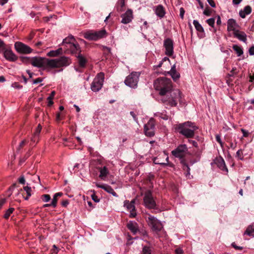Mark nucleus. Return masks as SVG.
<instances>
[{
    "instance_id": "1",
    "label": "nucleus",
    "mask_w": 254,
    "mask_h": 254,
    "mask_svg": "<svg viewBox=\"0 0 254 254\" xmlns=\"http://www.w3.org/2000/svg\"><path fill=\"white\" fill-rule=\"evenodd\" d=\"M154 87L160 95L164 96L162 99L163 103L171 107L177 105V101L181 98V92L178 89H173L171 79L165 77L158 78L155 80Z\"/></svg>"
},
{
    "instance_id": "2",
    "label": "nucleus",
    "mask_w": 254,
    "mask_h": 254,
    "mask_svg": "<svg viewBox=\"0 0 254 254\" xmlns=\"http://www.w3.org/2000/svg\"><path fill=\"white\" fill-rule=\"evenodd\" d=\"M70 64V59L65 56H62L59 58L53 59L41 57H32L31 60V64L33 66L47 71H50L54 68L67 66Z\"/></svg>"
},
{
    "instance_id": "3",
    "label": "nucleus",
    "mask_w": 254,
    "mask_h": 254,
    "mask_svg": "<svg viewBox=\"0 0 254 254\" xmlns=\"http://www.w3.org/2000/svg\"><path fill=\"white\" fill-rule=\"evenodd\" d=\"M174 129L176 131L189 139L194 137L195 132L198 129V127L195 123L187 121L175 125Z\"/></svg>"
},
{
    "instance_id": "4",
    "label": "nucleus",
    "mask_w": 254,
    "mask_h": 254,
    "mask_svg": "<svg viewBox=\"0 0 254 254\" xmlns=\"http://www.w3.org/2000/svg\"><path fill=\"white\" fill-rule=\"evenodd\" d=\"M140 73L139 72L132 71L127 75L124 81L126 85L131 88L135 89L137 87Z\"/></svg>"
},
{
    "instance_id": "5",
    "label": "nucleus",
    "mask_w": 254,
    "mask_h": 254,
    "mask_svg": "<svg viewBox=\"0 0 254 254\" xmlns=\"http://www.w3.org/2000/svg\"><path fill=\"white\" fill-rule=\"evenodd\" d=\"M143 202L145 206L148 209H156L157 208L156 202L152 195V192L150 190H147L144 192Z\"/></svg>"
},
{
    "instance_id": "6",
    "label": "nucleus",
    "mask_w": 254,
    "mask_h": 254,
    "mask_svg": "<svg viewBox=\"0 0 254 254\" xmlns=\"http://www.w3.org/2000/svg\"><path fill=\"white\" fill-rule=\"evenodd\" d=\"M148 217L146 218L148 225L150 227L153 231L158 232L161 231L163 228V225L161 221L158 220L156 217L148 215Z\"/></svg>"
},
{
    "instance_id": "7",
    "label": "nucleus",
    "mask_w": 254,
    "mask_h": 254,
    "mask_svg": "<svg viewBox=\"0 0 254 254\" xmlns=\"http://www.w3.org/2000/svg\"><path fill=\"white\" fill-rule=\"evenodd\" d=\"M106 35V31L105 30L98 31H88L84 33V37L87 40L96 41L105 37Z\"/></svg>"
},
{
    "instance_id": "8",
    "label": "nucleus",
    "mask_w": 254,
    "mask_h": 254,
    "mask_svg": "<svg viewBox=\"0 0 254 254\" xmlns=\"http://www.w3.org/2000/svg\"><path fill=\"white\" fill-rule=\"evenodd\" d=\"M104 80V73L100 72L94 78L91 85V89L94 92L99 91L102 87Z\"/></svg>"
},
{
    "instance_id": "9",
    "label": "nucleus",
    "mask_w": 254,
    "mask_h": 254,
    "mask_svg": "<svg viewBox=\"0 0 254 254\" xmlns=\"http://www.w3.org/2000/svg\"><path fill=\"white\" fill-rule=\"evenodd\" d=\"M188 152V148L186 144L179 145L175 149L172 151V154L176 158L181 160H185L184 157Z\"/></svg>"
},
{
    "instance_id": "10",
    "label": "nucleus",
    "mask_w": 254,
    "mask_h": 254,
    "mask_svg": "<svg viewBox=\"0 0 254 254\" xmlns=\"http://www.w3.org/2000/svg\"><path fill=\"white\" fill-rule=\"evenodd\" d=\"M144 132L146 136L152 137L155 135V122L153 119H150L144 126Z\"/></svg>"
},
{
    "instance_id": "11",
    "label": "nucleus",
    "mask_w": 254,
    "mask_h": 254,
    "mask_svg": "<svg viewBox=\"0 0 254 254\" xmlns=\"http://www.w3.org/2000/svg\"><path fill=\"white\" fill-rule=\"evenodd\" d=\"M15 50L19 53L29 54L32 51V49L28 46L20 42H16L14 44Z\"/></svg>"
},
{
    "instance_id": "12",
    "label": "nucleus",
    "mask_w": 254,
    "mask_h": 254,
    "mask_svg": "<svg viewBox=\"0 0 254 254\" xmlns=\"http://www.w3.org/2000/svg\"><path fill=\"white\" fill-rule=\"evenodd\" d=\"M164 47L165 48V54L171 56L174 53V43L172 39L167 38L164 41Z\"/></svg>"
},
{
    "instance_id": "13",
    "label": "nucleus",
    "mask_w": 254,
    "mask_h": 254,
    "mask_svg": "<svg viewBox=\"0 0 254 254\" xmlns=\"http://www.w3.org/2000/svg\"><path fill=\"white\" fill-rule=\"evenodd\" d=\"M135 200H132L131 201L126 200L124 201V206L127 208L128 211L130 212L129 217L134 218L136 215L135 207L134 206Z\"/></svg>"
},
{
    "instance_id": "14",
    "label": "nucleus",
    "mask_w": 254,
    "mask_h": 254,
    "mask_svg": "<svg viewBox=\"0 0 254 254\" xmlns=\"http://www.w3.org/2000/svg\"><path fill=\"white\" fill-rule=\"evenodd\" d=\"M122 18L121 22L127 24L131 22L133 18V11L131 9H128L121 16Z\"/></svg>"
},
{
    "instance_id": "15",
    "label": "nucleus",
    "mask_w": 254,
    "mask_h": 254,
    "mask_svg": "<svg viewBox=\"0 0 254 254\" xmlns=\"http://www.w3.org/2000/svg\"><path fill=\"white\" fill-rule=\"evenodd\" d=\"M213 163L216 165L222 171H225L226 173L228 172V170L226 166L225 161L221 156L216 157L213 160Z\"/></svg>"
},
{
    "instance_id": "16",
    "label": "nucleus",
    "mask_w": 254,
    "mask_h": 254,
    "mask_svg": "<svg viewBox=\"0 0 254 254\" xmlns=\"http://www.w3.org/2000/svg\"><path fill=\"white\" fill-rule=\"evenodd\" d=\"M2 52H3L4 57L7 61L15 62L18 59L17 56L10 49H6L5 47V49Z\"/></svg>"
},
{
    "instance_id": "17",
    "label": "nucleus",
    "mask_w": 254,
    "mask_h": 254,
    "mask_svg": "<svg viewBox=\"0 0 254 254\" xmlns=\"http://www.w3.org/2000/svg\"><path fill=\"white\" fill-rule=\"evenodd\" d=\"M239 27V25L235 19L233 18L228 19L227 21V30L228 31H233L234 33L238 30L237 29Z\"/></svg>"
},
{
    "instance_id": "18",
    "label": "nucleus",
    "mask_w": 254,
    "mask_h": 254,
    "mask_svg": "<svg viewBox=\"0 0 254 254\" xmlns=\"http://www.w3.org/2000/svg\"><path fill=\"white\" fill-rule=\"evenodd\" d=\"M193 24L195 27V29L198 32V37L200 38H203L205 36L204 30L202 26L199 22L196 20H194Z\"/></svg>"
},
{
    "instance_id": "19",
    "label": "nucleus",
    "mask_w": 254,
    "mask_h": 254,
    "mask_svg": "<svg viewBox=\"0 0 254 254\" xmlns=\"http://www.w3.org/2000/svg\"><path fill=\"white\" fill-rule=\"evenodd\" d=\"M96 186L98 188H101L107 192L112 194L114 196L118 197L117 193L114 191L111 186L107 185H100L98 183L96 184Z\"/></svg>"
},
{
    "instance_id": "20",
    "label": "nucleus",
    "mask_w": 254,
    "mask_h": 254,
    "mask_svg": "<svg viewBox=\"0 0 254 254\" xmlns=\"http://www.w3.org/2000/svg\"><path fill=\"white\" fill-rule=\"evenodd\" d=\"M153 10L156 15L160 18L164 17L166 13L164 7L161 4L155 6Z\"/></svg>"
},
{
    "instance_id": "21",
    "label": "nucleus",
    "mask_w": 254,
    "mask_h": 254,
    "mask_svg": "<svg viewBox=\"0 0 254 254\" xmlns=\"http://www.w3.org/2000/svg\"><path fill=\"white\" fill-rule=\"evenodd\" d=\"M68 49L70 51L71 54H78L81 52L80 48L79 45L78 43H73L72 44H70L69 46L67 47Z\"/></svg>"
},
{
    "instance_id": "22",
    "label": "nucleus",
    "mask_w": 254,
    "mask_h": 254,
    "mask_svg": "<svg viewBox=\"0 0 254 254\" xmlns=\"http://www.w3.org/2000/svg\"><path fill=\"white\" fill-rule=\"evenodd\" d=\"M234 36L235 38H237L239 40L243 41L244 42H246L247 41V35L246 33L243 32L238 30L233 33Z\"/></svg>"
},
{
    "instance_id": "23",
    "label": "nucleus",
    "mask_w": 254,
    "mask_h": 254,
    "mask_svg": "<svg viewBox=\"0 0 254 254\" xmlns=\"http://www.w3.org/2000/svg\"><path fill=\"white\" fill-rule=\"evenodd\" d=\"M167 73L168 74H170L174 81H176L180 77V75L179 73L177 72V71L176 70L175 64H174L171 67V70L169 71H167Z\"/></svg>"
},
{
    "instance_id": "24",
    "label": "nucleus",
    "mask_w": 254,
    "mask_h": 254,
    "mask_svg": "<svg viewBox=\"0 0 254 254\" xmlns=\"http://www.w3.org/2000/svg\"><path fill=\"white\" fill-rule=\"evenodd\" d=\"M98 170L100 172L99 177L102 180H105L106 178L109 173L108 168L106 166H104L103 167L99 168Z\"/></svg>"
},
{
    "instance_id": "25",
    "label": "nucleus",
    "mask_w": 254,
    "mask_h": 254,
    "mask_svg": "<svg viewBox=\"0 0 254 254\" xmlns=\"http://www.w3.org/2000/svg\"><path fill=\"white\" fill-rule=\"evenodd\" d=\"M181 163L182 165L183 170L186 172L185 174L186 177L188 179H190V168L186 163L185 160H181Z\"/></svg>"
},
{
    "instance_id": "26",
    "label": "nucleus",
    "mask_w": 254,
    "mask_h": 254,
    "mask_svg": "<svg viewBox=\"0 0 254 254\" xmlns=\"http://www.w3.org/2000/svg\"><path fill=\"white\" fill-rule=\"evenodd\" d=\"M41 129L42 126L40 124H39L37 128H36V130L33 134V136L31 138L32 141H33V142H38V139Z\"/></svg>"
},
{
    "instance_id": "27",
    "label": "nucleus",
    "mask_w": 254,
    "mask_h": 254,
    "mask_svg": "<svg viewBox=\"0 0 254 254\" xmlns=\"http://www.w3.org/2000/svg\"><path fill=\"white\" fill-rule=\"evenodd\" d=\"M252 12V8L250 6L247 5L245 6L243 10L239 11V15L242 18H245L247 15L250 14Z\"/></svg>"
},
{
    "instance_id": "28",
    "label": "nucleus",
    "mask_w": 254,
    "mask_h": 254,
    "mask_svg": "<svg viewBox=\"0 0 254 254\" xmlns=\"http://www.w3.org/2000/svg\"><path fill=\"white\" fill-rule=\"evenodd\" d=\"M128 229L133 234H135L138 231L137 225L136 223L133 221H129L127 225Z\"/></svg>"
},
{
    "instance_id": "29",
    "label": "nucleus",
    "mask_w": 254,
    "mask_h": 254,
    "mask_svg": "<svg viewBox=\"0 0 254 254\" xmlns=\"http://www.w3.org/2000/svg\"><path fill=\"white\" fill-rule=\"evenodd\" d=\"M153 248L149 244V245H145L142 246L141 254H151L153 251Z\"/></svg>"
},
{
    "instance_id": "30",
    "label": "nucleus",
    "mask_w": 254,
    "mask_h": 254,
    "mask_svg": "<svg viewBox=\"0 0 254 254\" xmlns=\"http://www.w3.org/2000/svg\"><path fill=\"white\" fill-rule=\"evenodd\" d=\"M74 41V38L73 36H70L64 39L63 41V45H65L66 47L69 46L70 44H72Z\"/></svg>"
},
{
    "instance_id": "31",
    "label": "nucleus",
    "mask_w": 254,
    "mask_h": 254,
    "mask_svg": "<svg viewBox=\"0 0 254 254\" xmlns=\"http://www.w3.org/2000/svg\"><path fill=\"white\" fill-rule=\"evenodd\" d=\"M154 117H158L159 119H163L164 120H167L169 119L168 116L166 114V111H164L162 112H156L154 113Z\"/></svg>"
},
{
    "instance_id": "32",
    "label": "nucleus",
    "mask_w": 254,
    "mask_h": 254,
    "mask_svg": "<svg viewBox=\"0 0 254 254\" xmlns=\"http://www.w3.org/2000/svg\"><path fill=\"white\" fill-rule=\"evenodd\" d=\"M77 58L80 66L84 67L87 62L86 59L80 54V53L78 54Z\"/></svg>"
},
{
    "instance_id": "33",
    "label": "nucleus",
    "mask_w": 254,
    "mask_h": 254,
    "mask_svg": "<svg viewBox=\"0 0 254 254\" xmlns=\"http://www.w3.org/2000/svg\"><path fill=\"white\" fill-rule=\"evenodd\" d=\"M244 234L254 237V223L248 226Z\"/></svg>"
},
{
    "instance_id": "34",
    "label": "nucleus",
    "mask_w": 254,
    "mask_h": 254,
    "mask_svg": "<svg viewBox=\"0 0 254 254\" xmlns=\"http://www.w3.org/2000/svg\"><path fill=\"white\" fill-rule=\"evenodd\" d=\"M62 51V48H59L56 51H51L48 53L47 56L52 57H57L61 54Z\"/></svg>"
},
{
    "instance_id": "35",
    "label": "nucleus",
    "mask_w": 254,
    "mask_h": 254,
    "mask_svg": "<svg viewBox=\"0 0 254 254\" xmlns=\"http://www.w3.org/2000/svg\"><path fill=\"white\" fill-rule=\"evenodd\" d=\"M233 49L236 52L238 57L241 56L243 54L242 48L237 45H234Z\"/></svg>"
},
{
    "instance_id": "36",
    "label": "nucleus",
    "mask_w": 254,
    "mask_h": 254,
    "mask_svg": "<svg viewBox=\"0 0 254 254\" xmlns=\"http://www.w3.org/2000/svg\"><path fill=\"white\" fill-rule=\"evenodd\" d=\"M153 162L156 164H159V165L165 166V165H166L169 162V157L168 156L166 157V162H161L159 160V157L154 158V159H153Z\"/></svg>"
},
{
    "instance_id": "37",
    "label": "nucleus",
    "mask_w": 254,
    "mask_h": 254,
    "mask_svg": "<svg viewBox=\"0 0 254 254\" xmlns=\"http://www.w3.org/2000/svg\"><path fill=\"white\" fill-rule=\"evenodd\" d=\"M14 210V208H13V207L9 208L8 209H7L5 211V213L3 216V217L5 219H7L9 218V217L10 216V214L13 213Z\"/></svg>"
},
{
    "instance_id": "38",
    "label": "nucleus",
    "mask_w": 254,
    "mask_h": 254,
    "mask_svg": "<svg viewBox=\"0 0 254 254\" xmlns=\"http://www.w3.org/2000/svg\"><path fill=\"white\" fill-rule=\"evenodd\" d=\"M56 94V92L55 91H53L50 96H49L47 98V100H48V105L51 106L53 104V102L52 101L54 97L55 96Z\"/></svg>"
},
{
    "instance_id": "39",
    "label": "nucleus",
    "mask_w": 254,
    "mask_h": 254,
    "mask_svg": "<svg viewBox=\"0 0 254 254\" xmlns=\"http://www.w3.org/2000/svg\"><path fill=\"white\" fill-rule=\"evenodd\" d=\"M20 59L23 63L25 64H31V60L32 59V57H21Z\"/></svg>"
},
{
    "instance_id": "40",
    "label": "nucleus",
    "mask_w": 254,
    "mask_h": 254,
    "mask_svg": "<svg viewBox=\"0 0 254 254\" xmlns=\"http://www.w3.org/2000/svg\"><path fill=\"white\" fill-rule=\"evenodd\" d=\"M236 157H238L240 160H243L244 159V156L242 149H239L237 151Z\"/></svg>"
},
{
    "instance_id": "41",
    "label": "nucleus",
    "mask_w": 254,
    "mask_h": 254,
    "mask_svg": "<svg viewBox=\"0 0 254 254\" xmlns=\"http://www.w3.org/2000/svg\"><path fill=\"white\" fill-rule=\"evenodd\" d=\"M41 198L43 201L47 202L50 200L51 196L49 194H43L42 195Z\"/></svg>"
},
{
    "instance_id": "42",
    "label": "nucleus",
    "mask_w": 254,
    "mask_h": 254,
    "mask_svg": "<svg viewBox=\"0 0 254 254\" xmlns=\"http://www.w3.org/2000/svg\"><path fill=\"white\" fill-rule=\"evenodd\" d=\"M206 22L209 26L213 27L215 23V19L214 18H210L206 20Z\"/></svg>"
},
{
    "instance_id": "43",
    "label": "nucleus",
    "mask_w": 254,
    "mask_h": 254,
    "mask_svg": "<svg viewBox=\"0 0 254 254\" xmlns=\"http://www.w3.org/2000/svg\"><path fill=\"white\" fill-rule=\"evenodd\" d=\"M23 190L26 192V193L27 195L29 196H30L31 195V188L28 186L24 187Z\"/></svg>"
},
{
    "instance_id": "44",
    "label": "nucleus",
    "mask_w": 254,
    "mask_h": 254,
    "mask_svg": "<svg viewBox=\"0 0 254 254\" xmlns=\"http://www.w3.org/2000/svg\"><path fill=\"white\" fill-rule=\"evenodd\" d=\"M57 197H56L55 195H54L53 198L51 202V204L53 207H56L57 203Z\"/></svg>"
},
{
    "instance_id": "45",
    "label": "nucleus",
    "mask_w": 254,
    "mask_h": 254,
    "mask_svg": "<svg viewBox=\"0 0 254 254\" xmlns=\"http://www.w3.org/2000/svg\"><path fill=\"white\" fill-rule=\"evenodd\" d=\"M5 44L3 41L0 39V52L5 49Z\"/></svg>"
},
{
    "instance_id": "46",
    "label": "nucleus",
    "mask_w": 254,
    "mask_h": 254,
    "mask_svg": "<svg viewBox=\"0 0 254 254\" xmlns=\"http://www.w3.org/2000/svg\"><path fill=\"white\" fill-rule=\"evenodd\" d=\"M12 87L16 89H21L22 86L20 85L18 82H14L12 84Z\"/></svg>"
},
{
    "instance_id": "47",
    "label": "nucleus",
    "mask_w": 254,
    "mask_h": 254,
    "mask_svg": "<svg viewBox=\"0 0 254 254\" xmlns=\"http://www.w3.org/2000/svg\"><path fill=\"white\" fill-rule=\"evenodd\" d=\"M18 181L19 183H20L21 184L24 185L25 184V180L24 177L23 176H21L18 179Z\"/></svg>"
},
{
    "instance_id": "48",
    "label": "nucleus",
    "mask_w": 254,
    "mask_h": 254,
    "mask_svg": "<svg viewBox=\"0 0 254 254\" xmlns=\"http://www.w3.org/2000/svg\"><path fill=\"white\" fill-rule=\"evenodd\" d=\"M43 78H40V77L37 78L33 81V84H38L39 83L43 81Z\"/></svg>"
},
{
    "instance_id": "49",
    "label": "nucleus",
    "mask_w": 254,
    "mask_h": 254,
    "mask_svg": "<svg viewBox=\"0 0 254 254\" xmlns=\"http://www.w3.org/2000/svg\"><path fill=\"white\" fill-rule=\"evenodd\" d=\"M188 142L191 144L193 146L195 147H198V144L197 143V142H196L194 140H190V139H189L188 140Z\"/></svg>"
},
{
    "instance_id": "50",
    "label": "nucleus",
    "mask_w": 254,
    "mask_h": 254,
    "mask_svg": "<svg viewBox=\"0 0 254 254\" xmlns=\"http://www.w3.org/2000/svg\"><path fill=\"white\" fill-rule=\"evenodd\" d=\"M216 140L220 144V145L222 146V144H223V143H222V142L221 141L220 135H219L218 134H217L216 135Z\"/></svg>"
},
{
    "instance_id": "51",
    "label": "nucleus",
    "mask_w": 254,
    "mask_h": 254,
    "mask_svg": "<svg viewBox=\"0 0 254 254\" xmlns=\"http://www.w3.org/2000/svg\"><path fill=\"white\" fill-rule=\"evenodd\" d=\"M92 200L96 202H98L100 201V199L98 198V196L96 195L95 194H93L91 195Z\"/></svg>"
},
{
    "instance_id": "52",
    "label": "nucleus",
    "mask_w": 254,
    "mask_h": 254,
    "mask_svg": "<svg viewBox=\"0 0 254 254\" xmlns=\"http://www.w3.org/2000/svg\"><path fill=\"white\" fill-rule=\"evenodd\" d=\"M184 14H185V10L183 7H181L180 9V16L182 19L184 18Z\"/></svg>"
},
{
    "instance_id": "53",
    "label": "nucleus",
    "mask_w": 254,
    "mask_h": 254,
    "mask_svg": "<svg viewBox=\"0 0 254 254\" xmlns=\"http://www.w3.org/2000/svg\"><path fill=\"white\" fill-rule=\"evenodd\" d=\"M130 115L132 117L134 121L136 122V123H137L138 122L137 118L134 112L133 111H130Z\"/></svg>"
},
{
    "instance_id": "54",
    "label": "nucleus",
    "mask_w": 254,
    "mask_h": 254,
    "mask_svg": "<svg viewBox=\"0 0 254 254\" xmlns=\"http://www.w3.org/2000/svg\"><path fill=\"white\" fill-rule=\"evenodd\" d=\"M241 131L243 133L244 137H247L249 135V132L244 128H241Z\"/></svg>"
},
{
    "instance_id": "55",
    "label": "nucleus",
    "mask_w": 254,
    "mask_h": 254,
    "mask_svg": "<svg viewBox=\"0 0 254 254\" xmlns=\"http://www.w3.org/2000/svg\"><path fill=\"white\" fill-rule=\"evenodd\" d=\"M208 3L212 7H215L216 5L213 0H207Z\"/></svg>"
},
{
    "instance_id": "56",
    "label": "nucleus",
    "mask_w": 254,
    "mask_h": 254,
    "mask_svg": "<svg viewBox=\"0 0 254 254\" xmlns=\"http://www.w3.org/2000/svg\"><path fill=\"white\" fill-rule=\"evenodd\" d=\"M249 54L251 56L254 55V46H252L249 50Z\"/></svg>"
},
{
    "instance_id": "57",
    "label": "nucleus",
    "mask_w": 254,
    "mask_h": 254,
    "mask_svg": "<svg viewBox=\"0 0 254 254\" xmlns=\"http://www.w3.org/2000/svg\"><path fill=\"white\" fill-rule=\"evenodd\" d=\"M69 204V201L67 199H65V200H64L62 202V205L63 206H64V207H66L67 206V205Z\"/></svg>"
},
{
    "instance_id": "58",
    "label": "nucleus",
    "mask_w": 254,
    "mask_h": 254,
    "mask_svg": "<svg viewBox=\"0 0 254 254\" xmlns=\"http://www.w3.org/2000/svg\"><path fill=\"white\" fill-rule=\"evenodd\" d=\"M235 70H236V67H233L232 68V69L231 70V71H230V73L229 74V76H233L234 74H236V73L235 72Z\"/></svg>"
},
{
    "instance_id": "59",
    "label": "nucleus",
    "mask_w": 254,
    "mask_h": 254,
    "mask_svg": "<svg viewBox=\"0 0 254 254\" xmlns=\"http://www.w3.org/2000/svg\"><path fill=\"white\" fill-rule=\"evenodd\" d=\"M175 253H176V254H183V251L181 249H177L175 250Z\"/></svg>"
},
{
    "instance_id": "60",
    "label": "nucleus",
    "mask_w": 254,
    "mask_h": 254,
    "mask_svg": "<svg viewBox=\"0 0 254 254\" xmlns=\"http://www.w3.org/2000/svg\"><path fill=\"white\" fill-rule=\"evenodd\" d=\"M26 142V141L25 140H23V141H22L19 145L18 149H20V148L24 146V145L25 144Z\"/></svg>"
},
{
    "instance_id": "61",
    "label": "nucleus",
    "mask_w": 254,
    "mask_h": 254,
    "mask_svg": "<svg viewBox=\"0 0 254 254\" xmlns=\"http://www.w3.org/2000/svg\"><path fill=\"white\" fill-rule=\"evenodd\" d=\"M242 0H233L232 2L234 4L238 5L239 4Z\"/></svg>"
},
{
    "instance_id": "62",
    "label": "nucleus",
    "mask_w": 254,
    "mask_h": 254,
    "mask_svg": "<svg viewBox=\"0 0 254 254\" xmlns=\"http://www.w3.org/2000/svg\"><path fill=\"white\" fill-rule=\"evenodd\" d=\"M232 245L236 250H242V247L236 246L235 243H233L232 244Z\"/></svg>"
},
{
    "instance_id": "63",
    "label": "nucleus",
    "mask_w": 254,
    "mask_h": 254,
    "mask_svg": "<svg viewBox=\"0 0 254 254\" xmlns=\"http://www.w3.org/2000/svg\"><path fill=\"white\" fill-rule=\"evenodd\" d=\"M236 144H237V143L234 144L233 142H230V147L232 149H235V148L236 147Z\"/></svg>"
},
{
    "instance_id": "64",
    "label": "nucleus",
    "mask_w": 254,
    "mask_h": 254,
    "mask_svg": "<svg viewBox=\"0 0 254 254\" xmlns=\"http://www.w3.org/2000/svg\"><path fill=\"white\" fill-rule=\"evenodd\" d=\"M53 249L52 250L53 252L54 253H57L58 252V248L56 246V245H54L53 246Z\"/></svg>"
}]
</instances>
